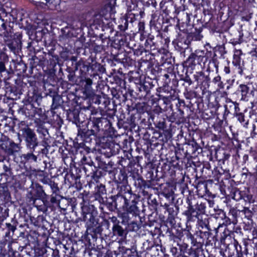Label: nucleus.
Wrapping results in <instances>:
<instances>
[{
  "instance_id": "f257e3e1",
  "label": "nucleus",
  "mask_w": 257,
  "mask_h": 257,
  "mask_svg": "<svg viewBox=\"0 0 257 257\" xmlns=\"http://www.w3.org/2000/svg\"><path fill=\"white\" fill-rule=\"evenodd\" d=\"M67 118L73 123H75L78 127V137L86 143H90L92 140L96 141L100 138V131L110 126V121L104 117H90V121L85 123L87 125V128H81L80 124L85 121L84 114L78 109H69L67 113Z\"/></svg>"
},
{
  "instance_id": "f03ea898",
  "label": "nucleus",
  "mask_w": 257,
  "mask_h": 257,
  "mask_svg": "<svg viewBox=\"0 0 257 257\" xmlns=\"http://www.w3.org/2000/svg\"><path fill=\"white\" fill-rule=\"evenodd\" d=\"M20 133L18 134L20 142H22L20 136L24 139L26 148L30 151L36 152L46 156L50 146L46 141L43 140L39 143L38 139L34 130L28 125L21 122L19 124Z\"/></svg>"
},
{
  "instance_id": "7ed1b4c3",
  "label": "nucleus",
  "mask_w": 257,
  "mask_h": 257,
  "mask_svg": "<svg viewBox=\"0 0 257 257\" xmlns=\"http://www.w3.org/2000/svg\"><path fill=\"white\" fill-rule=\"evenodd\" d=\"M26 199L28 203L44 213L47 211L50 205L48 195L43 186L38 183H32L26 194Z\"/></svg>"
},
{
  "instance_id": "20e7f679",
  "label": "nucleus",
  "mask_w": 257,
  "mask_h": 257,
  "mask_svg": "<svg viewBox=\"0 0 257 257\" xmlns=\"http://www.w3.org/2000/svg\"><path fill=\"white\" fill-rule=\"evenodd\" d=\"M84 221L86 223L87 235L91 236L93 239L96 240L98 235L103 237V236H109L111 235V230L109 229L110 224L108 220L103 219L99 222L97 215Z\"/></svg>"
},
{
  "instance_id": "39448f33",
  "label": "nucleus",
  "mask_w": 257,
  "mask_h": 257,
  "mask_svg": "<svg viewBox=\"0 0 257 257\" xmlns=\"http://www.w3.org/2000/svg\"><path fill=\"white\" fill-rule=\"evenodd\" d=\"M210 234L209 228L204 229V230H199L196 233V238L190 232H187L186 233V237L188 240L191 241L192 244L189 250L188 254L194 257H205L204 250L202 249V244L204 240L208 239Z\"/></svg>"
},
{
  "instance_id": "423d86ee",
  "label": "nucleus",
  "mask_w": 257,
  "mask_h": 257,
  "mask_svg": "<svg viewBox=\"0 0 257 257\" xmlns=\"http://www.w3.org/2000/svg\"><path fill=\"white\" fill-rule=\"evenodd\" d=\"M186 202L188 206L184 214L188 220H192L194 217L199 219V217L205 214V203L199 200L194 195L189 194L186 198Z\"/></svg>"
},
{
  "instance_id": "0eeeda50",
  "label": "nucleus",
  "mask_w": 257,
  "mask_h": 257,
  "mask_svg": "<svg viewBox=\"0 0 257 257\" xmlns=\"http://www.w3.org/2000/svg\"><path fill=\"white\" fill-rule=\"evenodd\" d=\"M0 147L9 156L15 155L21 149L20 143H15L6 136L1 135Z\"/></svg>"
},
{
  "instance_id": "6e6552de",
  "label": "nucleus",
  "mask_w": 257,
  "mask_h": 257,
  "mask_svg": "<svg viewBox=\"0 0 257 257\" xmlns=\"http://www.w3.org/2000/svg\"><path fill=\"white\" fill-rule=\"evenodd\" d=\"M126 208L124 211L132 213V217L136 218H140L139 216L140 210L137 206L139 197L136 194L132 193V190L126 193Z\"/></svg>"
},
{
  "instance_id": "1a4fd4ad",
  "label": "nucleus",
  "mask_w": 257,
  "mask_h": 257,
  "mask_svg": "<svg viewBox=\"0 0 257 257\" xmlns=\"http://www.w3.org/2000/svg\"><path fill=\"white\" fill-rule=\"evenodd\" d=\"M127 192L123 191L122 193H121L119 190V193L117 195L111 196L110 198L112 200V202L109 204V210L110 211H114L115 209L124 211L125 208H126V193Z\"/></svg>"
},
{
  "instance_id": "9d476101",
  "label": "nucleus",
  "mask_w": 257,
  "mask_h": 257,
  "mask_svg": "<svg viewBox=\"0 0 257 257\" xmlns=\"http://www.w3.org/2000/svg\"><path fill=\"white\" fill-rule=\"evenodd\" d=\"M114 181L117 184V189L121 193L131 191V189L128 185L127 174L124 170H120L118 173L115 175Z\"/></svg>"
},
{
  "instance_id": "9b49d317",
  "label": "nucleus",
  "mask_w": 257,
  "mask_h": 257,
  "mask_svg": "<svg viewBox=\"0 0 257 257\" xmlns=\"http://www.w3.org/2000/svg\"><path fill=\"white\" fill-rule=\"evenodd\" d=\"M40 111L42 112V109L37 108L33 103H31L25 104L18 110L19 114L24 115L30 118L34 117L36 114L38 113Z\"/></svg>"
},
{
  "instance_id": "f8f14e48",
  "label": "nucleus",
  "mask_w": 257,
  "mask_h": 257,
  "mask_svg": "<svg viewBox=\"0 0 257 257\" xmlns=\"http://www.w3.org/2000/svg\"><path fill=\"white\" fill-rule=\"evenodd\" d=\"M81 205L83 221L97 216V210L93 205L84 202V200H83V203H81Z\"/></svg>"
},
{
  "instance_id": "ddd939ff",
  "label": "nucleus",
  "mask_w": 257,
  "mask_h": 257,
  "mask_svg": "<svg viewBox=\"0 0 257 257\" xmlns=\"http://www.w3.org/2000/svg\"><path fill=\"white\" fill-rule=\"evenodd\" d=\"M91 26L97 29L100 28L102 31H104L105 28L110 29V31H111L112 23V22L105 21L104 18L101 17V16L96 13L93 16V23Z\"/></svg>"
},
{
  "instance_id": "4468645a",
  "label": "nucleus",
  "mask_w": 257,
  "mask_h": 257,
  "mask_svg": "<svg viewBox=\"0 0 257 257\" xmlns=\"http://www.w3.org/2000/svg\"><path fill=\"white\" fill-rule=\"evenodd\" d=\"M35 127L37 132L43 136V140L46 141L47 137H49V131L51 128L49 123L42 121L40 119H36L35 120Z\"/></svg>"
},
{
  "instance_id": "2eb2a0df",
  "label": "nucleus",
  "mask_w": 257,
  "mask_h": 257,
  "mask_svg": "<svg viewBox=\"0 0 257 257\" xmlns=\"http://www.w3.org/2000/svg\"><path fill=\"white\" fill-rule=\"evenodd\" d=\"M184 150H186V154L189 157H192L193 155L197 156V154H199L202 151V148L194 141H192L188 144L184 145Z\"/></svg>"
},
{
  "instance_id": "dca6fc26",
  "label": "nucleus",
  "mask_w": 257,
  "mask_h": 257,
  "mask_svg": "<svg viewBox=\"0 0 257 257\" xmlns=\"http://www.w3.org/2000/svg\"><path fill=\"white\" fill-rule=\"evenodd\" d=\"M93 197L96 201H98L100 204H104L106 202V191L104 185L100 184L97 186L95 192L93 194Z\"/></svg>"
},
{
  "instance_id": "f3484780",
  "label": "nucleus",
  "mask_w": 257,
  "mask_h": 257,
  "mask_svg": "<svg viewBox=\"0 0 257 257\" xmlns=\"http://www.w3.org/2000/svg\"><path fill=\"white\" fill-rule=\"evenodd\" d=\"M196 189L198 194L202 196H206L211 198L216 197V194L208 189L207 184L205 182H198L196 186Z\"/></svg>"
},
{
  "instance_id": "a211bd4d",
  "label": "nucleus",
  "mask_w": 257,
  "mask_h": 257,
  "mask_svg": "<svg viewBox=\"0 0 257 257\" xmlns=\"http://www.w3.org/2000/svg\"><path fill=\"white\" fill-rule=\"evenodd\" d=\"M199 52L192 53L186 60V63L189 66H195L197 64L200 65L202 62L204 63L207 58L201 54L198 55Z\"/></svg>"
},
{
  "instance_id": "6ab92c4d",
  "label": "nucleus",
  "mask_w": 257,
  "mask_h": 257,
  "mask_svg": "<svg viewBox=\"0 0 257 257\" xmlns=\"http://www.w3.org/2000/svg\"><path fill=\"white\" fill-rule=\"evenodd\" d=\"M92 80L85 76H80L78 85H81L86 94H91L92 93Z\"/></svg>"
},
{
  "instance_id": "aec40b11",
  "label": "nucleus",
  "mask_w": 257,
  "mask_h": 257,
  "mask_svg": "<svg viewBox=\"0 0 257 257\" xmlns=\"http://www.w3.org/2000/svg\"><path fill=\"white\" fill-rule=\"evenodd\" d=\"M190 42V36H187V35L182 37L180 36L177 40L176 49L180 52H184L188 48Z\"/></svg>"
},
{
  "instance_id": "412c9836",
  "label": "nucleus",
  "mask_w": 257,
  "mask_h": 257,
  "mask_svg": "<svg viewBox=\"0 0 257 257\" xmlns=\"http://www.w3.org/2000/svg\"><path fill=\"white\" fill-rule=\"evenodd\" d=\"M112 13H113V8L111 4H108L102 7L97 14L101 16V17L104 18L105 21L112 22Z\"/></svg>"
},
{
  "instance_id": "4be33fe9",
  "label": "nucleus",
  "mask_w": 257,
  "mask_h": 257,
  "mask_svg": "<svg viewBox=\"0 0 257 257\" xmlns=\"http://www.w3.org/2000/svg\"><path fill=\"white\" fill-rule=\"evenodd\" d=\"M160 193L167 199H173L174 192L172 187L168 183L162 184L160 186Z\"/></svg>"
},
{
  "instance_id": "5701e85b",
  "label": "nucleus",
  "mask_w": 257,
  "mask_h": 257,
  "mask_svg": "<svg viewBox=\"0 0 257 257\" xmlns=\"http://www.w3.org/2000/svg\"><path fill=\"white\" fill-rule=\"evenodd\" d=\"M111 233L114 236L123 237L127 234V231L126 227L123 228L120 225V224H118L116 225L112 226V232L111 231Z\"/></svg>"
},
{
  "instance_id": "b1692460",
  "label": "nucleus",
  "mask_w": 257,
  "mask_h": 257,
  "mask_svg": "<svg viewBox=\"0 0 257 257\" xmlns=\"http://www.w3.org/2000/svg\"><path fill=\"white\" fill-rule=\"evenodd\" d=\"M169 93V95L160 94L159 95L160 99H162L166 105L170 104L171 100H176L177 98L175 89H171Z\"/></svg>"
},
{
  "instance_id": "393cba45",
  "label": "nucleus",
  "mask_w": 257,
  "mask_h": 257,
  "mask_svg": "<svg viewBox=\"0 0 257 257\" xmlns=\"http://www.w3.org/2000/svg\"><path fill=\"white\" fill-rule=\"evenodd\" d=\"M95 103H97L100 105V108L105 109L106 111L111 109L108 106L110 103V100L108 98H106L104 96H97Z\"/></svg>"
},
{
  "instance_id": "a878e982",
  "label": "nucleus",
  "mask_w": 257,
  "mask_h": 257,
  "mask_svg": "<svg viewBox=\"0 0 257 257\" xmlns=\"http://www.w3.org/2000/svg\"><path fill=\"white\" fill-rule=\"evenodd\" d=\"M49 96L52 98V109H57L63 101L61 96L55 92H53L52 94H50Z\"/></svg>"
},
{
  "instance_id": "bb28decb",
  "label": "nucleus",
  "mask_w": 257,
  "mask_h": 257,
  "mask_svg": "<svg viewBox=\"0 0 257 257\" xmlns=\"http://www.w3.org/2000/svg\"><path fill=\"white\" fill-rule=\"evenodd\" d=\"M119 149V146L118 144H115L113 142H110L109 143L108 148L104 153L107 154V157H109L118 153Z\"/></svg>"
},
{
  "instance_id": "cd10ccee",
  "label": "nucleus",
  "mask_w": 257,
  "mask_h": 257,
  "mask_svg": "<svg viewBox=\"0 0 257 257\" xmlns=\"http://www.w3.org/2000/svg\"><path fill=\"white\" fill-rule=\"evenodd\" d=\"M242 210L237 209V208L232 207L229 210L228 215L231 217L233 221L236 224L237 222V218L242 217Z\"/></svg>"
},
{
  "instance_id": "c85d7f7f",
  "label": "nucleus",
  "mask_w": 257,
  "mask_h": 257,
  "mask_svg": "<svg viewBox=\"0 0 257 257\" xmlns=\"http://www.w3.org/2000/svg\"><path fill=\"white\" fill-rule=\"evenodd\" d=\"M41 155H42V156L43 155H42V154H39V153H37L36 152H33V151H30L26 154H24L23 155V158L24 159L27 161H29V162H37V159Z\"/></svg>"
},
{
  "instance_id": "c756f323",
  "label": "nucleus",
  "mask_w": 257,
  "mask_h": 257,
  "mask_svg": "<svg viewBox=\"0 0 257 257\" xmlns=\"http://www.w3.org/2000/svg\"><path fill=\"white\" fill-rule=\"evenodd\" d=\"M93 168V171H88L89 175H91V177L95 181H97L102 176H104L105 175L104 171L102 170H100L101 169H100L99 168L96 167L95 166H94L92 167V169Z\"/></svg>"
},
{
  "instance_id": "7c9ffc66",
  "label": "nucleus",
  "mask_w": 257,
  "mask_h": 257,
  "mask_svg": "<svg viewBox=\"0 0 257 257\" xmlns=\"http://www.w3.org/2000/svg\"><path fill=\"white\" fill-rule=\"evenodd\" d=\"M136 109L137 111L139 113H144L145 112H148L150 109V106L146 102H140L135 105L132 109Z\"/></svg>"
},
{
  "instance_id": "2f4dec72",
  "label": "nucleus",
  "mask_w": 257,
  "mask_h": 257,
  "mask_svg": "<svg viewBox=\"0 0 257 257\" xmlns=\"http://www.w3.org/2000/svg\"><path fill=\"white\" fill-rule=\"evenodd\" d=\"M113 163L111 161L109 162L107 164L103 162H100L98 164V168L101 169L104 172H108L111 174L112 172Z\"/></svg>"
},
{
  "instance_id": "473e14b6",
  "label": "nucleus",
  "mask_w": 257,
  "mask_h": 257,
  "mask_svg": "<svg viewBox=\"0 0 257 257\" xmlns=\"http://www.w3.org/2000/svg\"><path fill=\"white\" fill-rule=\"evenodd\" d=\"M244 195H245L244 192L240 191L236 188H232L230 192V196L236 201H239L242 199Z\"/></svg>"
},
{
  "instance_id": "72a5a7b5",
  "label": "nucleus",
  "mask_w": 257,
  "mask_h": 257,
  "mask_svg": "<svg viewBox=\"0 0 257 257\" xmlns=\"http://www.w3.org/2000/svg\"><path fill=\"white\" fill-rule=\"evenodd\" d=\"M141 227V223H138L137 220H133L127 226L128 231H137Z\"/></svg>"
},
{
  "instance_id": "f704fd0d",
  "label": "nucleus",
  "mask_w": 257,
  "mask_h": 257,
  "mask_svg": "<svg viewBox=\"0 0 257 257\" xmlns=\"http://www.w3.org/2000/svg\"><path fill=\"white\" fill-rule=\"evenodd\" d=\"M78 64L81 72V76H85L86 72L89 71V66L82 59L78 61Z\"/></svg>"
},
{
  "instance_id": "c9c22d12",
  "label": "nucleus",
  "mask_w": 257,
  "mask_h": 257,
  "mask_svg": "<svg viewBox=\"0 0 257 257\" xmlns=\"http://www.w3.org/2000/svg\"><path fill=\"white\" fill-rule=\"evenodd\" d=\"M175 156L177 160H179L185 158H188L187 154H186V150L184 151V146L179 148L175 151Z\"/></svg>"
},
{
  "instance_id": "e433bc0d",
  "label": "nucleus",
  "mask_w": 257,
  "mask_h": 257,
  "mask_svg": "<svg viewBox=\"0 0 257 257\" xmlns=\"http://www.w3.org/2000/svg\"><path fill=\"white\" fill-rule=\"evenodd\" d=\"M3 169L4 172L1 174V175L5 176L7 177H11L13 175L12 169L11 167V165L7 163V164H5L3 166Z\"/></svg>"
},
{
  "instance_id": "4c0bfd02",
  "label": "nucleus",
  "mask_w": 257,
  "mask_h": 257,
  "mask_svg": "<svg viewBox=\"0 0 257 257\" xmlns=\"http://www.w3.org/2000/svg\"><path fill=\"white\" fill-rule=\"evenodd\" d=\"M30 219L31 223L35 226H40L41 223H43L44 217L43 215H39L36 218L34 216H30Z\"/></svg>"
},
{
  "instance_id": "58836bf2",
  "label": "nucleus",
  "mask_w": 257,
  "mask_h": 257,
  "mask_svg": "<svg viewBox=\"0 0 257 257\" xmlns=\"http://www.w3.org/2000/svg\"><path fill=\"white\" fill-rule=\"evenodd\" d=\"M61 199L59 200L58 207L62 210H66L68 207L69 206L70 201L66 198L61 197Z\"/></svg>"
},
{
  "instance_id": "ea45409f",
  "label": "nucleus",
  "mask_w": 257,
  "mask_h": 257,
  "mask_svg": "<svg viewBox=\"0 0 257 257\" xmlns=\"http://www.w3.org/2000/svg\"><path fill=\"white\" fill-rule=\"evenodd\" d=\"M6 229L7 230L6 232V236L8 237H12L14 235V231L16 229V226L12 225L10 223H7L6 224Z\"/></svg>"
},
{
  "instance_id": "a19ab883",
  "label": "nucleus",
  "mask_w": 257,
  "mask_h": 257,
  "mask_svg": "<svg viewBox=\"0 0 257 257\" xmlns=\"http://www.w3.org/2000/svg\"><path fill=\"white\" fill-rule=\"evenodd\" d=\"M32 94V96H31L30 94H28L29 98L31 99V101L36 102L39 105L42 100V96L38 92L34 91Z\"/></svg>"
},
{
  "instance_id": "79ce46f5",
  "label": "nucleus",
  "mask_w": 257,
  "mask_h": 257,
  "mask_svg": "<svg viewBox=\"0 0 257 257\" xmlns=\"http://www.w3.org/2000/svg\"><path fill=\"white\" fill-rule=\"evenodd\" d=\"M132 215V213H130V212H123L121 214L120 217L122 218L121 223H126L127 225L131 222L132 220V217H131V215Z\"/></svg>"
},
{
  "instance_id": "37998d69",
  "label": "nucleus",
  "mask_w": 257,
  "mask_h": 257,
  "mask_svg": "<svg viewBox=\"0 0 257 257\" xmlns=\"http://www.w3.org/2000/svg\"><path fill=\"white\" fill-rule=\"evenodd\" d=\"M243 228L244 230L250 231L254 227V223L252 219H245L243 220Z\"/></svg>"
},
{
  "instance_id": "c03bdc74",
  "label": "nucleus",
  "mask_w": 257,
  "mask_h": 257,
  "mask_svg": "<svg viewBox=\"0 0 257 257\" xmlns=\"http://www.w3.org/2000/svg\"><path fill=\"white\" fill-rule=\"evenodd\" d=\"M74 148L76 149V152L79 151L80 153H81L83 150H84L87 152V154L89 153L90 149L88 147H85L83 143H76L74 144Z\"/></svg>"
},
{
  "instance_id": "a18cd8bd",
  "label": "nucleus",
  "mask_w": 257,
  "mask_h": 257,
  "mask_svg": "<svg viewBox=\"0 0 257 257\" xmlns=\"http://www.w3.org/2000/svg\"><path fill=\"white\" fill-rule=\"evenodd\" d=\"M231 223L235 224L233 220L231 219L230 216H226L225 214V217H223L221 221L219 223L218 227H220L222 225L227 226L231 224Z\"/></svg>"
},
{
  "instance_id": "49530a36",
  "label": "nucleus",
  "mask_w": 257,
  "mask_h": 257,
  "mask_svg": "<svg viewBox=\"0 0 257 257\" xmlns=\"http://www.w3.org/2000/svg\"><path fill=\"white\" fill-rule=\"evenodd\" d=\"M145 180L141 177H138L135 179V186L140 189H144Z\"/></svg>"
},
{
  "instance_id": "de8ad7c7",
  "label": "nucleus",
  "mask_w": 257,
  "mask_h": 257,
  "mask_svg": "<svg viewBox=\"0 0 257 257\" xmlns=\"http://www.w3.org/2000/svg\"><path fill=\"white\" fill-rule=\"evenodd\" d=\"M68 80L71 83L78 84L79 80H78L75 75L74 71H69V74L67 76Z\"/></svg>"
},
{
  "instance_id": "09e8293b",
  "label": "nucleus",
  "mask_w": 257,
  "mask_h": 257,
  "mask_svg": "<svg viewBox=\"0 0 257 257\" xmlns=\"http://www.w3.org/2000/svg\"><path fill=\"white\" fill-rule=\"evenodd\" d=\"M81 161L84 166L87 165L88 167H93L95 166L93 162L91 160L89 157L83 156Z\"/></svg>"
},
{
  "instance_id": "8fccbe9b",
  "label": "nucleus",
  "mask_w": 257,
  "mask_h": 257,
  "mask_svg": "<svg viewBox=\"0 0 257 257\" xmlns=\"http://www.w3.org/2000/svg\"><path fill=\"white\" fill-rule=\"evenodd\" d=\"M239 88L242 95V99H245L247 94L249 92V88L247 85L244 84L240 85Z\"/></svg>"
},
{
  "instance_id": "3c124183",
  "label": "nucleus",
  "mask_w": 257,
  "mask_h": 257,
  "mask_svg": "<svg viewBox=\"0 0 257 257\" xmlns=\"http://www.w3.org/2000/svg\"><path fill=\"white\" fill-rule=\"evenodd\" d=\"M242 216H244L245 219H251V218L253 215V213L251 210L247 207H243L242 210Z\"/></svg>"
},
{
  "instance_id": "603ef678",
  "label": "nucleus",
  "mask_w": 257,
  "mask_h": 257,
  "mask_svg": "<svg viewBox=\"0 0 257 257\" xmlns=\"http://www.w3.org/2000/svg\"><path fill=\"white\" fill-rule=\"evenodd\" d=\"M187 35L190 36V41L191 40L199 41L202 38V36L200 35V31L197 33H192Z\"/></svg>"
},
{
  "instance_id": "864d4df0",
  "label": "nucleus",
  "mask_w": 257,
  "mask_h": 257,
  "mask_svg": "<svg viewBox=\"0 0 257 257\" xmlns=\"http://www.w3.org/2000/svg\"><path fill=\"white\" fill-rule=\"evenodd\" d=\"M49 186L50 187L52 191L53 194L58 195V194L60 192L59 188L58 186V184L56 183L54 181L52 180Z\"/></svg>"
},
{
  "instance_id": "5fc2aeb1",
  "label": "nucleus",
  "mask_w": 257,
  "mask_h": 257,
  "mask_svg": "<svg viewBox=\"0 0 257 257\" xmlns=\"http://www.w3.org/2000/svg\"><path fill=\"white\" fill-rule=\"evenodd\" d=\"M164 7L165 8L163 9V11L167 15H169L171 10H173L174 7L172 3H165L164 6H161L162 9H164Z\"/></svg>"
},
{
  "instance_id": "6e6d98bb",
  "label": "nucleus",
  "mask_w": 257,
  "mask_h": 257,
  "mask_svg": "<svg viewBox=\"0 0 257 257\" xmlns=\"http://www.w3.org/2000/svg\"><path fill=\"white\" fill-rule=\"evenodd\" d=\"M155 243L152 240H147L143 243V247L144 250H150L154 247Z\"/></svg>"
},
{
  "instance_id": "4d7b16f0",
  "label": "nucleus",
  "mask_w": 257,
  "mask_h": 257,
  "mask_svg": "<svg viewBox=\"0 0 257 257\" xmlns=\"http://www.w3.org/2000/svg\"><path fill=\"white\" fill-rule=\"evenodd\" d=\"M167 232H169L170 233V240L171 241H173L174 243H176L177 245L179 244V242H181V238L178 236H177L174 235L173 233H171L169 231V229H167Z\"/></svg>"
},
{
  "instance_id": "13d9d810",
  "label": "nucleus",
  "mask_w": 257,
  "mask_h": 257,
  "mask_svg": "<svg viewBox=\"0 0 257 257\" xmlns=\"http://www.w3.org/2000/svg\"><path fill=\"white\" fill-rule=\"evenodd\" d=\"M201 217H199L198 219V224L202 229H208V221L207 219H205L204 220L200 218Z\"/></svg>"
},
{
  "instance_id": "bf43d9fd",
  "label": "nucleus",
  "mask_w": 257,
  "mask_h": 257,
  "mask_svg": "<svg viewBox=\"0 0 257 257\" xmlns=\"http://www.w3.org/2000/svg\"><path fill=\"white\" fill-rule=\"evenodd\" d=\"M214 217L221 222L223 217H225V212L221 209L218 210L217 212L214 214Z\"/></svg>"
},
{
  "instance_id": "052dcab7",
  "label": "nucleus",
  "mask_w": 257,
  "mask_h": 257,
  "mask_svg": "<svg viewBox=\"0 0 257 257\" xmlns=\"http://www.w3.org/2000/svg\"><path fill=\"white\" fill-rule=\"evenodd\" d=\"M135 114H132L129 118L127 119L131 128H134L136 126V120L137 117Z\"/></svg>"
},
{
  "instance_id": "680f3d73",
  "label": "nucleus",
  "mask_w": 257,
  "mask_h": 257,
  "mask_svg": "<svg viewBox=\"0 0 257 257\" xmlns=\"http://www.w3.org/2000/svg\"><path fill=\"white\" fill-rule=\"evenodd\" d=\"M8 46L9 48L11 50V51H12L14 53H15L16 51L18 50L19 49L18 43L17 41H14L10 43H9L8 44Z\"/></svg>"
},
{
  "instance_id": "e2e57ef3",
  "label": "nucleus",
  "mask_w": 257,
  "mask_h": 257,
  "mask_svg": "<svg viewBox=\"0 0 257 257\" xmlns=\"http://www.w3.org/2000/svg\"><path fill=\"white\" fill-rule=\"evenodd\" d=\"M132 158V154L129 153H126V155L124 156V157L121 158V160L119 161V164L122 166L123 162H124V163H126V159H127L128 160V162L127 163V165H128L131 163V159ZM125 164H127V163H125Z\"/></svg>"
},
{
  "instance_id": "0e129e2a",
  "label": "nucleus",
  "mask_w": 257,
  "mask_h": 257,
  "mask_svg": "<svg viewBox=\"0 0 257 257\" xmlns=\"http://www.w3.org/2000/svg\"><path fill=\"white\" fill-rule=\"evenodd\" d=\"M144 189L146 188H152L153 189H157L158 188L155 187V184L153 183V179H151V180H145V184H144Z\"/></svg>"
},
{
  "instance_id": "69168bd1",
  "label": "nucleus",
  "mask_w": 257,
  "mask_h": 257,
  "mask_svg": "<svg viewBox=\"0 0 257 257\" xmlns=\"http://www.w3.org/2000/svg\"><path fill=\"white\" fill-rule=\"evenodd\" d=\"M119 251L121 252L122 254H126L127 256H132L131 250L130 248H127L123 246L119 247Z\"/></svg>"
},
{
  "instance_id": "338daca9",
  "label": "nucleus",
  "mask_w": 257,
  "mask_h": 257,
  "mask_svg": "<svg viewBox=\"0 0 257 257\" xmlns=\"http://www.w3.org/2000/svg\"><path fill=\"white\" fill-rule=\"evenodd\" d=\"M209 81V76H205L203 72H201V84H203L204 83H208Z\"/></svg>"
},
{
  "instance_id": "774afa93",
  "label": "nucleus",
  "mask_w": 257,
  "mask_h": 257,
  "mask_svg": "<svg viewBox=\"0 0 257 257\" xmlns=\"http://www.w3.org/2000/svg\"><path fill=\"white\" fill-rule=\"evenodd\" d=\"M110 92L113 98L118 99L120 97L119 91L116 88H112L110 89Z\"/></svg>"
}]
</instances>
